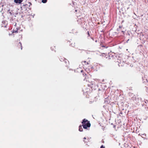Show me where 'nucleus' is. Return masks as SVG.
Here are the masks:
<instances>
[{"label": "nucleus", "mask_w": 148, "mask_h": 148, "mask_svg": "<svg viewBox=\"0 0 148 148\" xmlns=\"http://www.w3.org/2000/svg\"><path fill=\"white\" fill-rule=\"evenodd\" d=\"M66 66H68V65H66Z\"/></svg>", "instance_id": "bb28decb"}, {"label": "nucleus", "mask_w": 148, "mask_h": 148, "mask_svg": "<svg viewBox=\"0 0 148 148\" xmlns=\"http://www.w3.org/2000/svg\"><path fill=\"white\" fill-rule=\"evenodd\" d=\"M17 32H18L17 30H16V31H15V33H17Z\"/></svg>", "instance_id": "2eb2a0df"}, {"label": "nucleus", "mask_w": 148, "mask_h": 148, "mask_svg": "<svg viewBox=\"0 0 148 148\" xmlns=\"http://www.w3.org/2000/svg\"><path fill=\"white\" fill-rule=\"evenodd\" d=\"M83 70H82V71H81V72H83Z\"/></svg>", "instance_id": "b1692460"}, {"label": "nucleus", "mask_w": 148, "mask_h": 148, "mask_svg": "<svg viewBox=\"0 0 148 148\" xmlns=\"http://www.w3.org/2000/svg\"><path fill=\"white\" fill-rule=\"evenodd\" d=\"M138 99H139V100H141V98H138Z\"/></svg>", "instance_id": "aec40b11"}, {"label": "nucleus", "mask_w": 148, "mask_h": 148, "mask_svg": "<svg viewBox=\"0 0 148 148\" xmlns=\"http://www.w3.org/2000/svg\"><path fill=\"white\" fill-rule=\"evenodd\" d=\"M10 10H8V11H7V12H9V13L11 15L12 14V13H11V12H9V11H10Z\"/></svg>", "instance_id": "6e6552de"}, {"label": "nucleus", "mask_w": 148, "mask_h": 148, "mask_svg": "<svg viewBox=\"0 0 148 148\" xmlns=\"http://www.w3.org/2000/svg\"><path fill=\"white\" fill-rule=\"evenodd\" d=\"M132 99L133 101H136V98L135 96L133 97H132Z\"/></svg>", "instance_id": "20e7f679"}, {"label": "nucleus", "mask_w": 148, "mask_h": 148, "mask_svg": "<svg viewBox=\"0 0 148 148\" xmlns=\"http://www.w3.org/2000/svg\"><path fill=\"white\" fill-rule=\"evenodd\" d=\"M3 5H4L3 4L2 5V2H1V3H0V7H1V6H3Z\"/></svg>", "instance_id": "9d476101"}, {"label": "nucleus", "mask_w": 148, "mask_h": 148, "mask_svg": "<svg viewBox=\"0 0 148 148\" xmlns=\"http://www.w3.org/2000/svg\"><path fill=\"white\" fill-rule=\"evenodd\" d=\"M84 63H86V61H84Z\"/></svg>", "instance_id": "a878e982"}, {"label": "nucleus", "mask_w": 148, "mask_h": 148, "mask_svg": "<svg viewBox=\"0 0 148 148\" xmlns=\"http://www.w3.org/2000/svg\"><path fill=\"white\" fill-rule=\"evenodd\" d=\"M86 64H88V62H87Z\"/></svg>", "instance_id": "4be33fe9"}, {"label": "nucleus", "mask_w": 148, "mask_h": 148, "mask_svg": "<svg viewBox=\"0 0 148 148\" xmlns=\"http://www.w3.org/2000/svg\"><path fill=\"white\" fill-rule=\"evenodd\" d=\"M102 47H106V46H104V45H103L102 46Z\"/></svg>", "instance_id": "f3484780"}, {"label": "nucleus", "mask_w": 148, "mask_h": 148, "mask_svg": "<svg viewBox=\"0 0 148 148\" xmlns=\"http://www.w3.org/2000/svg\"><path fill=\"white\" fill-rule=\"evenodd\" d=\"M121 27V26H119V27L120 28H121V27Z\"/></svg>", "instance_id": "a211bd4d"}, {"label": "nucleus", "mask_w": 148, "mask_h": 148, "mask_svg": "<svg viewBox=\"0 0 148 148\" xmlns=\"http://www.w3.org/2000/svg\"><path fill=\"white\" fill-rule=\"evenodd\" d=\"M29 3L30 4L29 5V7H30V5H32V4L31 3L29 2Z\"/></svg>", "instance_id": "f8f14e48"}, {"label": "nucleus", "mask_w": 148, "mask_h": 148, "mask_svg": "<svg viewBox=\"0 0 148 148\" xmlns=\"http://www.w3.org/2000/svg\"><path fill=\"white\" fill-rule=\"evenodd\" d=\"M83 139H86V137H84V138H83Z\"/></svg>", "instance_id": "412c9836"}, {"label": "nucleus", "mask_w": 148, "mask_h": 148, "mask_svg": "<svg viewBox=\"0 0 148 148\" xmlns=\"http://www.w3.org/2000/svg\"><path fill=\"white\" fill-rule=\"evenodd\" d=\"M100 148H105V147L103 145H102L101 146Z\"/></svg>", "instance_id": "1a4fd4ad"}, {"label": "nucleus", "mask_w": 148, "mask_h": 148, "mask_svg": "<svg viewBox=\"0 0 148 148\" xmlns=\"http://www.w3.org/2000/svg\"><path fill=\"white\" fill-rule=\"evenodd\" d=\"M19 43L20 44V45H21V49L22 50V44L21 42H19Z\"/></svg>", "instance_id": "423d86ee"}, {"label": "nucleus", "mask_w": 148, "mask_h": 148, "mask_svg": "<svg viewBox=\"0 0 148 148\" xmlns=\"http://www.w3.org/2000/svg\"><path fill=\"white\" fill-rule=\"evenodd\" d=\"M91 38L93 40H94V39L93 38Z\"/></svg>", "instance_id": "6ab92c4d"}, {"label": "nucleus", "mask_w": 148, "mask_h": 148, "mask_svg": "<svg viewBox=\"0 0 148 148\" xmlns=\"http://www.w3.org/2000/svg\"><path fill=\"white\" fill-rule=\"evenodd\" d=\"M2 10H3V9H2V10H1V12H2Z\"/></svg>", "instance_id": "393cba45"}, {"label": "nucleus", "mask_w": 148, "mask_h": 148, "mask_svg": "<svg viewBox=\"0 0 148 148\" xmlns=\"http://www.w3.org/2000/svg\"><path fill=\"white\" fill-rule=\"evenodd\" d=\"M121 32L123 33V34H125V32H124L123 31H122Z\"/></svg>", "instance_id": "9b49d317"}, {"label": "nucleus", "mask_w": 148, "mask_h": 148, "mask_svg": "<svg viewBox=\"0 0 148 148\" xmlns=\"http://www.w3.org/2000/svg\"><path fill=\"white\" fill-rule=\"evenodd\" d=\"M82 125H80L79 126V130L80 132L83 131V129L82 127V126L83 128L84 129H87L88 127H89L90 126V121L85 119H84L82 122Z\"/></svg>", "instance_id": "f257e3e1"}, {"label": "nucleus", "mask_w": 148, "mask_h": 148, "mask_svg": "<svg viewBox=\"0 0 148 148\" xmlns=\"http://www.w3.org/2000/svg\"><path fill=\"white\" fill-rule=\"evenodd\" d=\"M84 142L85 143L86 142H87L86 141H85L84 140Z\"/></svg>", "instance_id": "5701e85b"}, {"label": "nucleus", "mask_w": 148, "mask_h": 148, "mask_svg": "<svg viewBox=\"0 0 148 148\" xmlns=\"http://www.w3.org/2000/svg\"><path fill=\"white\" fill-rule=\"evenodd\" d=\"M97 42V40H96L95 41V42Z\"/></svg>", "instance_id": "cd10ccee"}, {"label": "nucleus", "mask_w": 148, "mask_h": 148, "mask_svg": "<svg viewBox=\"0 0 148 148\" xmlns=\"http://www.w3.org/2000/svg\"><path fill=\"white\" fill-rule=\"evenodd\" d=\"M127 35H129V36H130V33H129V32L128 31L127 32Z\"/></svg>", "instance_id": "0eeeda50"}, {"label": "nucleus", "mask_w": 148, "mask_h": 148, "mask_svg": "<svg viewBox=\"0 0 148 148\" xmlns=\"http://www.w3.org/2000/svg\"><path fill=\"white\" fill-rule=\"evenodd\" d=\"M71 46L73 47H74V46H75V45H72V44H71Z\"/></svg>", "instance_id": "dca6fc26"}, {"label": "nucleus", "mask_w": 148, "mask_h": 148, "mask_svg": "<svg viewBox=\"0 0 148 148\" xmlns=\"http://www.w3.org/2000/svg\"><path fill=\"white\" fill-rule=\"evenodd\" d=\"M47 0H42V2L43 3H45L47 1Z\"/></svg>", "instance_id": "39448f33"}, {"label": "nucleus", "mask_w": 148, "mask_h": 148, "mask_svg": "<svg viewBox=\"0 0 148 148\" xmlns=\"http://www.w3.org/2000/svg\"><path fill=\"white\" fill-rule=\"evenodd\" d=\"M60 61H64V62L65 63H66L67 61V62H68V60L64 58H61L60 59Z\"/></svg>", "instance_id": "7ed1b4c3"}, {"label": "nucleus", "mask_w": 148, "mask_h": 148, "mask_svg": "<svg viewBox=\"0 0 148 148\" xmlns=\"http://www.w3.org/2000/svg\"><path fill=\"white\" fill-rule=\"evenodd\" d=\"M87 33H88V36H89L90 35V34L89 33V32L88 31V32H87Z\"/></svg>", "instance_id": "ddd939ff"}, {"label": "nucleus", "mask_w": 148, "mask_h": 148, "mask_svg": "<svg viewBox=\"0 0 148 148\" xmlns=\"http://www.w3.org/2000/svg\"><path fill=\"white\" fill-rule=\"evenodd\" d=\"M129 40H130L129 39H128L127 40V42H128V41H129Z\"/></svg>", "instance_id": "4468645a"}, {"label": "nucleus", "mask_w": 148, "mask_h": 148, "mask_svg": "<svg viewBox=\"0 0 148 148\" xmlns=\"http://www.w3.org/2000/svg\"><path fill=\"white\" fill-rule=\"evenodd\" d=\"M23 0H14V2L16 3L20 4L23 1Z\"/></svg>", "instance_id": "f03ea898"}]
</instances>
